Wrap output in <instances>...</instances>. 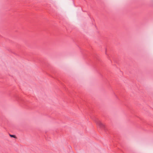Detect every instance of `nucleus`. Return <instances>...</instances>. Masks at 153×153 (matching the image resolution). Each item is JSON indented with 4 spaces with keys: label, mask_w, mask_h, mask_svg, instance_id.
I'll return each instance as SVG.
<instances>
[{
    "label": "nucleus",
    "mask_w": 153,
    "mask_h": 153,
    "mask_svg": "<svg viewBox=\"0 0 153 153\" xmlns=\"http://www.w3.org/2000/svg\"><path fill=\"white\" fill-rule=\"evenodd\" d=\"M10 135L11 137L15 138V136L13 135L10 134Z\"/></svg>",
    "instance_id": "obj_2"
},
{
    "label": "nucleus",
    "mask_w": 153,
    "mask_h": 153,
    "mask_svg": "<svg viewBox=\"0 0 153 153\" xmlns=\"http://www.w3.org/2000/svg\"><path fill=\"white\" fill-rule=\"evenodd\" d=\"M95 122L97 124L100 128H103L104 127V125L103 124L97 119H96Z\"/></svg>",
    "instance_id": "obj_1"
}]
</instances>
